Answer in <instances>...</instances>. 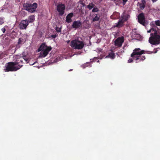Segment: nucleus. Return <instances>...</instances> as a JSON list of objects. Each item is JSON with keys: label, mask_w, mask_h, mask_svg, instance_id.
Listing matches in <instances>:
<instances>
[{"label": "nucleus", "mask_w": 160, "mask_h": 160, "mask_svg": "<svg viewBox=\"0 0 160 160\" xmlns=\"http://www.w3.org/2000/svg\"><path fill=\"white\" fill-rule=\"evenodd\" d=\"M4 23V19L3 18H0V25H2Z\"/></svg>", "instance_id": "f03ea898"}, {"label": "nucleus", "mask_w": 160, "mask_h": 160, "mask_svg": "<svg viewBox=\"0 0 160 160\" xmlns=\"http://www.w3.org/2000/svg\"><path fill=\"white\" fill-rule=\"evenodd\" d=\"M2 31L3 32V33L5 32V29L4 28H3L2 29Z\"/></svg>", "instance_id": "7ed1b4c3"}, {"label": "nucleus", "mask_w": 160, "mask_h": 160, "mask_svg": "<svg viewBox=\"0 0 160 160\" xmlns=\"http://www.w3.org/2000/svg\"><path fill=\"white\" fill-rule=\"evenodd\" d=\"M4 70L5 72H9L10 71V62L8 63V65L6 66V68Z\"/></svg>", "instance_id": "f257e3e1"}]
</instances>
